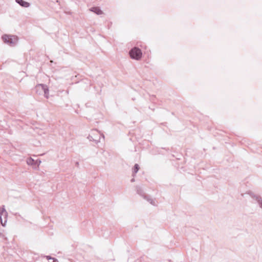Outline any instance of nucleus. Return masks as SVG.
<instances>
[{"label":"nucleus","mask_w":262,"mask_h":262,"mask_svg":"<svg viewBox=\"0 0 262 262\" xmlns=\"http://www.w3.org/2000/svg\"><path fill=\"white\" fill-rule=\"evenodd\" d=\"M3 215H4L5 217H7L8 216V212L6 210L4 205L2 206V207L0 208V221L1 222L2 225L4 226L5 223H6V221H5V223L4 224L3 223L2 219V216Z\"/></svg>","instance_id":"nucleus-4"},{"label":"nucleus","mask_w":262,"mask_h":262,"mask_svg":"<svg viewBox=\"0 0 262 262\" xmlns=\"http://www.w3.org/2000/svg\"><path fill=\"white\" fill-rule=\"evenodd\" d=\"M52 260H53V262H58V259L56 258H52Z\"/></svg>","instance_id":"nucleus-15"},{"label":"nucleus","mask_w":262,"mask_h":262,"mask_svg":"<svg viewBox=\"0 0 262 262\" xmlns=\"http://www.w3.org/2000/svg\"><path fill=\"white\" fill-rule=\"evenodd\" d=\"M15 2H16V3L18 4L21 6L25 7V8L29 7L30 6V4L29 3H28L27 2H25L23 0H15Z\"/></svg>","instance_id":"nucleus-6"},{"label":"nucleus","mask_w":262,"mask_h":262,"mask_svg":"<svg viewBox=\"0 0 262 262\" xmlns=\"http://www.w3.org/2000/svg\"><path fill=\"white\" fill-rule=\"evenodd\" d=\"M136 189L138 194H140V195L143 197V195H144L145 194H144V192L142 189L139 187H137Z\"/></svg>","instance_id":"nucleus-12"},{"label":"nucleus","mask_w":262,"mask_h":262,"mask_svg":"<svg viewBox=\"0 0 262 262\" xmlns=\"http://www.w3.org/2000/svg\"><path fill=\"white\" fill-rule=\"evenodd\" d=\"M253 198L257 201L259 207L262 208V199L258 195H255L253 196Z\"/></svg>","instance_id":"nucleus-9"},{"label":"nucleus","mask_w":262,"mask_h":262,"mask_svg":"<svg viewBox=\"0 0 262 262\" xmlns=\"http://www.w3.org/2000/svg\"><path fill=\"white\" fill-rule=\"evenodd\" d=\"M129 53L131 58L137 60L140 59L142 55L141 50L137 47H134L132 49Z\"/></svg>","instance_id":"nucleus-2"},{"label":"nucleus","mask_w":262,"mask_h":262,"mask_svg":"<svg viewBox=\"0 0 262 262\" xmlns=\"http://www.w3.org/2000/svg\"><path fill=\"white\" fill-rule=\"evenodd\" d=\"M99 136H100V138L102 137L103 139H104V135L103 134H101Z\"/></svg>","instance_id":"nucleus-17"},{"label":"nucleus","mask_w":262,"mask_h":262,"mask_svg":"<svg viewBox=\"0 0 262 262\" xmlns=\"http://www.w3.org/2000/svg\"><path fill=\"white\" fill-rule=\"evenodd\" d=\"M87 138L90 141H93L96 144H98V143H99L100 142V137H98L97 139H95L93 137L92 134H91V135H89Z\"/></svg>","instance_id":"nucleus-7"},{"label":"nucleus","mask_w":262,"mask_h":262,"mask_svg":"<svg viewBox=\"0 0 262 262\" xmlns=\"http://www.w3.org/2000/svg\"><path fill=\"white\" fill-rule=\"evenodd\" d=\"M27 163L29 165H35V161L33 159L29 158L27 160Z\"/></svg>","instance_id":"nucleus-11"},{"label":"nucleus","mask_w":262,"mask_h":262,"mask_svg":"<svg viewBox=\"0 0 262 262\" xmlns=\"http://www.w3.org/2000/svg\"><path fill=\"white\" fill-rule=\"evenodd\" d=\"M2 39L4 42L9 43L11 46H14L18 40L17 37L14 35H4Z\"/></svg>","instance_id":"nucleus-3"},{"label":"nucleus","mask_w":262,"mask_h":262,"mask_svg":"<svg viewBox=\"0 0 262 262\" xmlns=\"http://www.w3.org/2000/svg\"><path fill=\"white\" fill-rule=\"evenodd\" d=\"M134 181H135L134 179H132L131 180V182H134Z\"/></svg>","instance_id":"nucleus-18"},{"label":"nucleus","mask_w":262,"mask_h":262,"mask_svg":"<svg viewBox=\"0 0 262 262\" xmlns=\"http://www.w3.org/2000/svg\"><path fill=\"white\" fill-rule=\"evenodd\" d=\"M143 198L147 201H148L152 205L155 206L157 205L155 202V200L151 199L149 196L144 195H143Z\"/></svg>","instance_id":"nucleus-5"},{"label":"nucleus","mask_w":262,"mask_h":262,"mask_svg":"<svg viewBox=\"0 0 262 262\" xmlns=\"http://www.w3.org/2000/svg\"><path fill=\"white\" fill-rule=\"evenodd\" d=\"M36 93L40 95L44 93V96L46 98H49V91L47 85L43 84H38L35 88Z\"/></svg>","instance_id":"nucleus-1"},{"label":"nucleus","mask_w":262,"mask_h":262,"mask_svg":"<svg viewBox=\"0 0 262 262\" xmlns=\"http://www.w3.org/2000/svg\"><path fill=\"white\" fill-rule=\"evenodd\" d=\"M76 164L77 165H78L79 164V163H78V162H76Z\"/></svg>","instance_id":"nucleus-19"},{"label":"nucleus","mask_w":262,"mask_h":262,"mask_svg":"<svg viewBox=\"0 0 262 262\" xmlns=\"http://www.w3.org/2000/svg\"><path fill=\"white\" fill-rule=\"evenodd\" d=\"M46 258H47L48 259H52V258H53V257H51L50 256H46Z\"/></svg>","instance_id":"nucleus-16"},{"label":"nucleus","mask_w":262,"mask_h":262,"mask_svg":"<svg viewBox=\"0 0 262 262\" xmlns=\"http://www.w3.org/2000/svg\"><path fill=\"white\" fill-rule=\"evenodd\" d=\"M139 169V166L138 164H136L134 166V168H133V173L134 174H135L136 173H137V172L138 171Z\"/></svg>","instance_id":"nucleus-13"},{"label":"nucleus","mask_w":262,"mask_h":262,"mask_svg":"<svg viewBox=\"0 0 262 262\" xmlns=\"http://www.w3.org/2000/svg\"><path fill=\"white\" fill-rule=\"evenodd\" d=\"M90 10L98 15H100L103 13L102 11L98 7H92Z\"/></svg>","instance_id":"nucleus-8"},{"label":"nucleus","mask_w":262,"mask_h":262,"mask_svg":"<svg viewBox=\"0 0 262 262\" xmlns=\"http://www.w3.org/2000/svg\"><path fill=\"white\" fill-rule=\"evenodd\" d=\"M92 134L93 137L95 139H97L98 137H100L99 135V134H100V133L97 129L93 130L92 132Z\"/></svg>","instance_id":"nucleus-10"},{"label":"nucleus","mask_w":262,"mask_h":262,"mask_svg":"<svg viewBox=\"0 0 262 262\" xmlns=\"http://www.w3.org/2000/svg\"><path fill=\"white\" fill-rule=\"evenodd\" d=\"M41 161L40 160H36L35 161V165H37V166H39V165L40 164Z\"/></svg>","instance_id":"nucleus-14"}]
</instances>
